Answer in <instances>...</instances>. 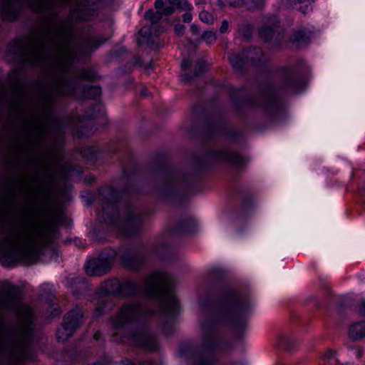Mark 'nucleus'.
I'll list each match as a JSON object with an SVG mask.
<instances>
[{
    "mask_svg": "<svg viewBox=\"0 0 365 365\" xmlns=\"http://www.w3.org/2000/svg\"><path fill=\"white\" fill-rule=\"evenodd\" d=\"M121 365H135L133 361H131L130 359H124L121 362Z\"/></svg>",
    "mask_w": 365,
    "mask_h": 365,
    "instance_id": "nucleus-39",
    "label": "nucleus"
},
{
    "mask_svg": "<svg viewBox=\"0 0 365 365\" xmlns=\"http://www.w3.org/2000/svg\"><path fill=\"white\" fill-rule=\"evenodd\" d=\"M205 63L204 61H199L197 64L194 76H190L188 73L185 74V80L191 81L195 76H197L205 70Z\"/></svg>",
    "mask_w": 365,
    "mask_h": 365,
    "instance_id": "nucleus-27",
    "label": "nucleus"
},
{
    "mask_svg": "<svg viewBox=\"0 0 365 365\" xmlns=\"http://www.w3.org/2000/svg\"><path fill=\"white\" fill-rule=\"evenodd\" d=\"M120 259L123 264L130 269H137L143 262L142 258L138 255L131 252H125Z\"/></svg>",
    "mask_w": 365,
    "mask_h": 365,
    "instance_id": "nucleus-19",
    "label": "nucleus"
},
{
    "mask_svg": "<svg viewBox=\"0 0 365 365\" xmlns=\"http://www.w3.org/2000/svg\"><path fill=\"white\" fill-rule=\"evenodd\" d=\"M313 0H279L280 7H293L303 14L308 13L312 9Z\"/></svg>",
    "mask_w": 365,
    "mask_h": 365,
    "instance_id": "nucleus-15",
    "label": "nucleus"
},
{
    "mask_svg": "<svg viewBox=\"0 0 365 365\" xmlns=\"http://www.w3.org/2000/svg\"><path fill=\"white\" fill-rule=\"evenodd\" d=\"M253 29L252 26L247 23H243L238 27V33L240 36L246 39L251 38Z\"/></svg>",
    "mask_w": 365,
    "mask_h": 365,
    "instance_id": "nucleus-25",
    "label": "nucleus"
},
{
    "mask_svg": "<svg viewBox=\"0 0 365 365\" xmlns=\"http://www.w3.org/2000/svg\"><path fill=\"white\" fill-rule=\"evenodd\" d=\"M4 155V150H1V148H0V157ZM16 197L17 193L14 185H10L2 192L0 196V201L2 200L9 205H14L16 202Z\"/></svg>",
    "mask_w": 365,
    "mask_h": 365,
    "instance_id": "nucleus-20",
    "label": "nucleus"
},
{
    "mask_svg": "<svg viewBox=\"0 0 365 365\" xmlns=\"http://www.w3.org/2000/svg\"><path fill=\"white\" fill-rule=\"evenodd\" d=\"M190 65V62L187 59H185L182 61L181 67L185 71L186 70Z\"/></svg>",
    "mask_w": 365,
    "mask_h": 365,
    "instance_id": "nucleus-36",
    "label": "nucleus"
},
{
    "mask_svg": "<svg viewBox=\"0 0 365 365\" xmlns=\"http://www.w3.org/2000/svg\"><path fill=\"white\" fill-rule=\"evenodd\" d=\"M31 339H0V365H21L28 360Z\"/></svg>",
    "mask_w": 365,
    "mask_h": 365,
    "instance_id": "nucleus-6",
    "label": "nucleus"
},
{
    "mask_svg": "<svg viewBox=\"0 0 365 365\" xmlns=\"http://www.w3.org/2000/svg\"><path fill=\"white\" fill-rule=\"evenodd\" d=\"M200 307H201L202 308H203V307H204V304H203L202 301H200Z\"/></svg>",
    "mask_w": 365,
    "mask_h": 365,
    "instance_id": "nucleus-50",
    "label": "nucleus"
},
{
    "mask_svg": "<svg viewBox=\"0 0 365 365\" xmlns=\"http://www.w3.org/2000/svg\"><path fill=\"white\" fill-rule=\"evenodd\" d=\"M93 14H94V11H92L91 12V14H89L88 15H87V14H82V15L80 16V18H81V19H83V20H84V21H88V20H89V19L91 18V16H93Z\"/></svg>",
    "mask_w": 365,
    "mask_h": 365,
    "instance_id": "nucleus-37",
    "label": "nucleus"
},
{
    "mask_svg": "<svg viewBox=\"0 0 365 365\" xmlns=\"http://www.w3.org/2000/svg\"><path fill=\"white\" fill-rule=\"evenodd\" d=\"M191 31L193 34H198L200 32V29H199L198 26H197L195 24H192L191 26Z\"/></svg>",
    "mask_w": 365,
    "mask_h": 365,
    "instance_id": "nucleus-38",
    "label": "nucleus"
},
{
    "mask_svg": "<svg viewBox=\"0 0 365 365\" xmlns=\"http://www.w3.org/2000/svg\"><path fill=\"white\" fill-rule=\"evenodd\" d=\"M7 52L15 60L28 63L32 66L58 72H68L75 60V51L69 31L62 26L47 31L36 39L20 38L11 42ZM71 81L59 76L45 93V101L53 105L58 96L71 95Z\"/></svg>",
    "mask_w": 365,
    "mask_h": 365,
    "instance_id": "nucleus-1",
    "label": "nucleus"
},
{
    "mask_svg": "<svg viewBox=\"0 0 365 365\" xmlns=\"http://www.w3.org/2000/svg\"><path fill=\"white\" fill-rule=\"evenodd\" d=\"M322 361L327 364H336V352L332 349L327 350L322 356Z\"/></svg>",
    "mask_w": 365,
    "mask_h": 365,
    "instance_id": "nucleus-26",
    "label": "nucleus"
},
{
    "mask_svg": "<svg viewBox=\"0 0 365 365\" xmlns=\"http://www.w3.org/2000/svg\"><path fill=\"white\" fill-rule=\"evenodd\" d=\"M185 27L182 24H176L175 26V33L178 36H181L184 34Z\"/></svg>",
    "mask_w": 365,
    "mask_h": 365,
    "instance_id": "nucleus-32",
    "label": "nucleus"
},
{
    "mask_svg": "<svg viewBox=\"0 0 365 365\" xmlns=\"http://www.w3.org/2000/svg\"><path fill=\"white\" fill-rule=\"evenodd\" d=\"M109 190V192H110L112 195L113 194V190L111 188L108 189Z\"/></svg>",
    "mask_w": 365,
    "mask_h": 365,
    "instance_id": "nucleus-49",
    "label": "nucleus"
},
{
    "mask_svg": "<svg viewBox=\"0 0 365 365\" xmlns=\"http://www.w3.org/2000/svg\"><path fill=\"white\" fill-rule=\"evenodd\" d=\"M229 29V24L228 21L226 20H224L222 22L221 26L220 28V31L222 34L226 33L228 31Z\"/></svg>",
    "mask_w": 365,
    "mask_h": 365,
    "instance_id": "nucleus-33",
    "label": "nucleus"
},
{
    "mask_svg": "<svg viewBox=\"0 0 365 365\" xmlns=\"http://www.w3.org/2000/svg\"><path fill=\"white\" fill-rule=\"evenodd\" d=\"M253 302L247 297L229 293L225 299L200 322L202 343L193 351L194 365H215V353L225 349L217 338V329L231 327L239 331L247 326Z\"/></svg>",
    "mask_w": 365,
    "mask_h": 365,
    "instance_id": "nucleus-3",
    "label": "nucleus"
},
{
    "mask_svg": "<svg viewBox=\"0 0 365 365\" xmlns=\"http://www.w3.org/2000/svg\"><path fill=\"white\" fill-rule=\"evenodd\" d=\"M141 365H155V364L152 361H146L143 363Z\"/></svg>",
    "mask_w": 365,
    "mask_h": 365,
    "instance_id": "nucleus-43",
    "label": "nucleus"
},
{
    "mask_svg": "<svg viewBox=\"0 0 365 365\" xmlns=\"http://www.w3.org/2000/svg\"><path fill=\"white\" fill-rule=\"evenodd\" d=\"M47 0H0V14L5 20L13 21L24 6H28L36 12H41L45 8Z\"/></svg>",
    "mask_w": 365,
    "mask_h": 365,
    "instance_id": "nucleus-8",
    "label": "nucleus"
},
{
    "mask_svg": "<svg viewBox=\"0 0 365 365\" xmlns=\"http://www.w3.org/2000/svg\"><path fill=\"white\" fill-rule=\"evenodd\" d=\"M98 337H99V333H96V334H94V339H95L96 340H97V339H98Z\"/></svg>",
    "mask_w": 365,
    "mask_h": 365,
    "instance_id": "nucleus-46",
    "label": "nucleus"
},
{
    "mask_svg": "<svg viewBox=\"0 0 365 365\" xmlns=\"http://www.w3.org/2000/svg\"><path fill=\"white\" fill-rule=\"evenodd\" d=\"M289 339L287 338H284L282 343H287L288 342Z\"/></svg>",
    "mask_w": 365,
    "mask_h": 365,
    "instance_id": "nucleus-48",
    "label": "nucleus"
},
{
    "mask_svg": "<svg viewBox=\"0 0 365 365\" xmlns=\"http://www.w3.org/2000/svg\"><path fill=\"white\" fill-rule=\"evenodd\" d=\"M264 56L262 49L259 48H255L252 50L244 51L242 53V57L232 54L230 57V61L234 69L240 70L244 65L248 64L249 62L258 66L264 61Z\"/></svg>",
    "mask_w": 365,
    "mask_h": 365,
    "instance_id": "nucleus-13",
    "label": "nucleus"
},
{
    "mask_svg": "<svg viewBox=\"0 0 365 365\" xmlns=\"http://www.w3.org/2000/svg\"><path fill=\"white\" fill-rule=\"evenodd\" d=\"M186 11L182 16L183 21L184 22H190L192 19V14L189 11Z\"/></svg>",
    "mask_w": 365,
    "mask_h": 365,
    "instance_id": "nucleus-34",
    "label": "nucleus"
},
{
    "mask_svg": "<svg viewBox=\"0 0 365 365\" xmlns=\"http://www.w3.org/2000/svg\"><path fill=\"white\" fill-rule=\"evenodd\" d=\"M116 252L109 249L96 257L89 259L86 264V272L89 276H101L110 270L111 264L116 257Z\"/></svg>",
    "mask_w": 365,
    "mask_h": 365,
    "instance_id": "nucleus-11",
    "label": "nucleus"
},
{
    "mask_svg": "<svg viewBox=\"0 0 365 365\" xmlns=\"http://www.w3.org/2000/svg\"><path fill=\"white\" fill-rule=\"evenodd\" d=\"M61 313L60 310L58 309H54V313L53 314V316L59 315Z\"/></svg>",
    "mask_w": 365,
    "mask_h": 365,
    "instance_id": "nucleus-42",
    "label": "nucleus"
},
{
    "mask_svg": "<svg viewBox=\"0 0 365 365\" xmlns=\"http://www.w3.org/2000/svg\"><path fill=\"white\" fill-rule=\"evenodd\" d=\"M365 365V364H364Z\"/></svg>",
    "mask_w": 365,
    "mask_h": 365,
    "instance_id": "nucleus-55",
    "label": "nucleus"
},
{
    "mask_svg": "<svg viewBox=\"0 0 365 365\" xmlns=\"http://www.w3.org/2000/svg\"><path fill=\"white\" fill-rule=\"evenodd\" d=\"M160 31L155 30L156 35L158 34Z\"/></svg>",
    "mask_w": 365,
    "mask_h": 365,
    "instance_id": "nucleus-53",
    "label": "nucleus"
},
{
    "mask_svg": "<svg viewBox=\"0 0 365 365\" xmlns=\"http://www.w3.org/2000/svg\"><path fill=\"white\" fill-rule=\"evenodd\" d=\"M120 281L117 279H110L101 284L100 292L102 294L118 295Z\"/></svg>",
    "mask_w": 365,
    "mask_h": 365,
    "instance_id": "nucleus-18",
    "label": "nucleus"
},
{
    "mask_svg": "<svg viewBox=\"0 0 365 365\" xmlns=\"http://www.w3.org/2000/svg\"><path fill=\"white\" fill-rule=\"evenodd\" d=\"M261 39L272 47H279L286 44L284 34L278 27V21L272 16H265L262 20V26L259 29Z\"/></svg>",
    "mask_w": 365,
    "mask_h": 365,
    "instance_id": "nucleus-10",
    "label": "nucleus"
},
{
    "mask_svg": "<svg viewBox=\"0 0 365 365\" xmlns=\"http://www.w3.org/2000/svg\"><path fill=\"white\" fill-rule=\"evenodd\" d=\"M202 39L208 44L214 43L216 40L215 34L212 31H206L202 34Z\"/></svg>",
    "mask_w": 365,
    "mask_h": 365,
    "instance_id": "nucleus-29",
    "label": "nucleus"
},
{
    "mask_svg": "<svg viewBox=\"0 0 365 365\" xmlns=\"http://www.w3.org/2000/svg\"><path fill=\"white\" fill-rule=\"evenodd\" d=\"M287 85L293 88L294 91L298 92L304 86V81L300 76H291L287 81Z\"/></svg>",
    "mask_w": 365,
    "mask_h": 365,
    "instance_id": "nucleus-23",
    "label": "nucleus"
},
{
    "mask_svg": "<svg viewBox=\"0 0 365 365\" xmlns=\"http://www.w3.org/2000/svg\"><path fill=\"white\" fill-rule=\"evenodd\" d=\"M83 312L78 307L67 313L63 322L57 331V338L59 341H65L70 337L81 323Z\"/></svg>",
    "mask_w": 365,
    "mask_h": 365,
    "instance_id": "nucleus-12",
    "label": "nucleus"
},
{
    "mask_svg": "<svg viewBox=\"0 0 365 365\" xmlns=\"http://www.w3.org/2000/svg\"><path fill=\"white\" fill-rule=\"evenodd\" d=\"M266 0H218L222 6H238L242 4H250L252 6H261L265 3Z\"/></svg>",
    "mask_w": 365,
    "mask_h": 365,
    "instance_id": "nucleus-22",
    "label": "nucleus"
},
{
    "mask_svg": "<svg viewBox=\"0 0 365 365\" xmlns=\"http://www.w3.org/2000/svg\"><path fill=\"white\" fill-rule=\"evenodd\" d=\"M199 16H200V20L202 22L206 23V24H211L214 21L213 16L206 11H201L200 13Z\"/></svg>",
    "mask_w": 365,
    "mask_h": 365,
    "instance_id": "nucleus-28",
    "label": "nucleus"
},
{
    "mask_svg": "<svg viewBox=\"0 0 365 365\" xmlns=\"http://www.w3.org/2000/svg\"><path fill=\"white\" fill-rule=\"evenodd\" d=\"M283 346H284V347H285L286 349H289V347L288 346V345L283 344Z\"/></svg>",
    "mask_w": 365,
    "mask_h": 365,
    "instance_id": "nucleus-52",
    "label": "nucleus"
},
{
    "mask_svg": "<svg viewBox=\"0 0 365 365\" xmlns=\"http://www.w3.org/2000/svg\"><path fill=\"white\" fill-rule=\"evenodd\" d=\"M118 295L131 297L140 295L150 301L152 305L158 307L168 314L175 315L180 306L174 294L173 279L170 274L163 272H155L148 276L141 287L134 281L125 279L120 282Z\"/></svg>",
    "mask_w": 365,
    "mask_h": 365,
    "instance_id": "nucleus-4",
    "label": "nucleus"
},
{
    "mask_svg": "<svg viewBox=\"0 0 365 365\" xmlns=\"http://www.w3.org/2000/svg\"><path fill=\"white\" fill-rule=\"evenodd\" d=\"M106 215V208L103 207V215Z\"/></svg>",
    "mask_w": 365,
    "mask_h": 365,
    "instance_id": "nucleus-51",
    "label": "nucleus"
},
{
    "mask_svg": "<svg viewBox=\"0 0 365 365\" xmlns=\"http://www.w3.org/2000/svg\"><path fill=\"white\" fill-rule=\"evenodd\" d=\"M176 0H156L155 7L156 12L148 10L145 14V19L154 25L161 18L163 14L168 16L173 12Z\"/></svg>",
    "mask_w": 365,
    "mask_h": 365,
    "instance_id": "nucleus-14",
    "label": "nucleus"
},
{
    "mask_svg": "<svg viewBox=\"0 0 365 365\" xmlns=\"http://www.w3.org/2000/svg\"><path fill=\"white\" fill-rule=\"evenodd\" d=\"M310 38L311 32L300 29L292 34L290 43L293 47L299 48L307 45Z\"/></svg>",
    "mask_w": 365,
    "mask_h": 365,
    "instance_id": "nucleus-17",
    "label": "nucleus"
},
{
    "mask_svg": "<svg viewBox=\"0 0 365 365\" xmlns=\"http://www.w3.org/2000/svg\"><path fill=\"white\" fill-rule=\"evenodd\" d=\"M154 312L153 308L144 307L138 303L130 302L123 304L118 315L113 319L115 341L130 343L147 350H154L157 346L156 339L148 330L140 327L135 332L128 331L130 325L140 322Z\"/></svg>",
    "mask_w": 365,
    "mask_h": 365,
    "instance_id": "nucleus-5",
    "label": "nucleus"
},
{
    "mask_svg": "<svg viewBox=\"0 0 365 365\" xmlns=\"http://www.w3.org/2000/svg\"><path fill=\"white\" fill-rule=\"evenodd\" d=\"M219 158L221 160L229 162L237 167L241 166L243 162V159L241 155L229 150H222L219 154Z\"/></svg>",
    "mask_w": 365,
    "mask_h": 365,
    "instance_id": "nucleus-21",
    "label": "nucleus"
},
{
    "mask_svg": "<svg viewBox=\"0 0 365 365\" xmlns=\"http://www.w3.org/2000/svg\"><path fill=\"white\" fill-rule=\"evenodd\" d=\"M139 34L141 36L150 38L152 36L153 32L152 29L149 26H143L139 31Z\"/></svg>",
    "mask_w": 365,
    "mask_h": 365,
    "instance_id": "nucleus-30",
    "label": "nucleus"
},
{
    "mask_svg": "<svg viewBox=\"0 0 365 365\" xmlns=\"http://www.w3.org/2000/svg\"><path fill=\"white\" fill-rule=\"evenodd\" d=\"M274 100L272 98H270L268 99V103L269 104H272V103H274Z\"/></svg>",
    "mask_w": 365,
    "mask_h": 365,
    "instance_id": "nucleus-44",
    "label": "nucleus"
},
{
    "mask_svg": "<svg viewBox=\"0 0 365 365\" xmlns=\"http://www.w3.org/2000/svg\"><path fill=\"white\" fill-rule=\"evenodd\" d=\"M178 5L185 11H190L192 5L187 0H179Z\"/></svg>",
    "mask_w": 365,
    "mask_h": 365,
    "instance_id": "nucleus-31",
    "label": "nucleus"
},
{
    "mask_svg": "<svg viewBox=\"0 0 365 365\" xmlns=\"http://www.w3.org/2000/svg\"><path fill=\"white\" fill-rule=\"evenodd\" d=\"M349 337L354 341H359L365 338V320L352 323L348 329Z\"/></svg>",
    "mask_w": 365,
    "mask_h": 365,
    "instance_id": "nucleus-16",
    "label": "nucleus"
},
{
    "mask_svg": "<svg viewBox=\"0 0 365 365\" xmlns=\"http://www.w3.org/2000/svg\"><path fill=\"white\" fill-rule=\"evenodd\" d=\"M94 41H97L96 43V45L94 47V48H97L99 45L102 44L103 42H104V40H102V39H98V41L97 40H93Z\"/></svg>",
    "mask_w": 365,
    "mask_h": 365,
    "instance_id": "nucleus-40",
    "label": "nucleus"
},
{
    "mask_svg": "<svg viewBox=\"0 0 365 365\" xmlns=\"http://www.w3.org/2000/svg\"><path fill=\"white\" fill-rule=\"evenodd\" d=\"M93 89L94 90L95 93H99V89L98 88H93Z\"/></svg>",
    "mask_w": 365,
    "mask_h": 365,
    "instance_id": "nucleus-47",
    "label": "nucleus"
},
{
    "mask_svg": "<svg viewBox=\"0 0 365 365\" xmlns=\"http://www.w3.org/2000/svg\"><path fill=\"white\" fill-rule=\"evenodd\" d=\"M111 307V304L108 303L106 299L104 298L101 299L95 310L96 317H98L104 312L110 310Z\"/></svg>",
    "mask_w": 365,
    "mask_h": 365,
    "instance_id": "nucleus-24",
    "label": "nucleus"
},
{
    "mask_svg": "<svg viewBox=\"0 0 365 365\" xmlns=\"http://www.w3.org/2000/svg\"><path fill=\"white\" fill-rule=\"evenodd\" d=\"M54 244L51 229L29 223L7 212L0 213V261L3 265L31 263L46 254L58 257Z\"/></svg>",
    "mask_w": 365,
    "mask_h": 365,
    "instance_id": "nucleus-2",
    "label": "nucleus"
},
{
    "mask_svg": "<svg viewBox=\"0 0 365 365\" xmlns=\"http://www.w3.org/2000/svg\"><path fill=\"white\" fill-rule=\"evenodd\" d=\"M81 77H83L84 78H88V79H90L91 78V76L90 75L86 74L85 73H82Z\"/></svg>",
    "mask_w": 365,
    "mask_h": 365,
    "instance_id": "nucleus-41",
    "label": "nucleus"
},
{
    "mask_svg": "<svg viewBox=\"0 0 365 365\" xmlns=\"http://www.w3.org/2000/svg\"><path fill=\"white\" fill-rule=\"evenodd\" d=\"M359 312L361 314L365 316V299L361 300L359 305Z\"/></svg>",
    "mask_w": 365,
    "mask_h": 365,
    "instance_id": "nucleus-35",
    "label": "nucleus"
},
{
    "mask_svg": "<svg viewBox=\"0 0 365 365\" xmlns=\"http://www.w3.org/2000/svg\"><path fill=\"white\" fill-rule=\"evenodd\" d=\"M59 1H61L63 4H66V3H68L70 1H72L73 0H59Z\"/></svg>",
    "mask_w": 365,
    "mask_h": 365,
    "instance_id": "nucleus-45",
    "label": "nucleus"
},
{
    "mask_svg": "<svg viewBox=\"0 0 365 365\" xmlns=\"http://www.w3.org/2000/svg\"><path fill=\"white\" fill-rule=\"evenodd\" d=\"M123 215V220H120L118 215H115L112 217H106L105 221L121 235L131 236L135 234L142 226V217L133 207H128Z\"/></svg>",
    "mask_w": 365,
    "mask_h": 365,
    "instance_id": "nucleus-7",
    "label": "nucleus"
},
{
    "mask_svg": "<svg viewBox=\"0 0 365 365\" xmlns=\"http://www.w3.org/2000/svg\"><path fill=\"white\" fill-rule=\"evenodd\" d=\"M25 91L21 84L6 91L0 86V112L7 110L9 114L20 113L23 108Z\"/></svg>",
    "mask_w": 365,
    "mask_h": 365,
    "instance_id": "nucleus-9",
    "label": "nucleus"
},
{
    "mask_svg": "<svg viewBox=\"0 0 365 365\" xmlns=\"http://www.w3.org/2000/svg\"><path fill=\"white\" fill-rule=\"evenodd\" d=\"M95 365H101V364H95Z\"/></svg>",
    "mask_w": 365,
    "mask_h": 365,
    "instance_id": "nucleus-54",
    "label": "nucleus"
}]
</instances>
